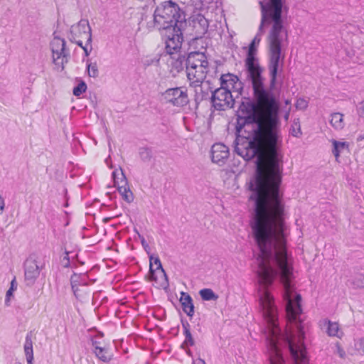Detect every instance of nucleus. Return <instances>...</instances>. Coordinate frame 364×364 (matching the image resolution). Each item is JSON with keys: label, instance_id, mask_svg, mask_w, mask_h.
I'll list each match as a JSON object with an SVG mask.
<instances>
[{"label": "nucleus", "instance_id": "nucleus-37", "mask_svg": "<svg viewBox=\"0 0 364 364\" xmlns=\"http://www.w3.org/2000/svg\"><path fill=\"white\" fill-rule=\"evenodd\" d=\"M13 291L12 288H9V289L6 291V299H5V304L6 306L9 305L10 296L12 295Z\"/></svg>", "mask_w": 364, "mask_h": 364}, {"label": "nucleus", "instance_id": "nucleus-14", "mask_svg": "<svg viewBox=\"0 0 364 364\" xmlns=\"http://www.w3.org/2000/svg\"><path fill=\"white\" fill-rule=\"evenodd\" d=\"M205 55L200 52H191L186 57V70L188 68L208 65Z\"/></svg>", "mask_w": 364, "mask_h": 364}, {"label": "nucleus", "instance_id": "nucleus-2", "mask_svg": "<svg viewBox=\"0 0 364 364\" xmlns=\"http://www.w3.org/2000/svg\"><path fill=\"white\" fill-rule=\"evenodd\" d=\"M272 14L261 13V21L258 31L249 46L248 52L245 60V67L247 75L262 76L263 68L256 58V45L261 41V36L264 33V28L269 27L267 36L268 46L269 63L268 69L270 77V88L274 89L279 68L283 65L284 56H282V50L285 43H288V31L284 26L282 16L274 18Z\"/></svg>", "mask_w": 364, "mask_h": 364}, {"label": "nucleus", "instance_id": "nucleus-13", "mask_svg": "<svg viewBox=\"0 0 364 364\" xmlns=\"http://www.w3.org/2000/svg\"><path fill=\"white\" fill-rule=\"evenodd\" d=\"M91 341L92 350L95 356L103 363H109L113 358V353L105 345H102L101 342L94 338Z\"/></svg>", "mask_w": 364, "mask_h": 364}, {"label": "nucleus", "instance_id": "nucleus-42", "mask_svg": "<svg viewBox=\"0 0 364 364\" xmlns=\"http://www.w3.org/2000/svg\"><path fill=\"white\" fill-rule=\"evenodd\" d=\"M289 112H287V113L285 114V115H284V119H285L286 120H288V119H289Z\"/></svg>", "mask_w": 364, "mask_h": 364}, {"label": "nucleus", "instance_id": "nucleus-45", "mask_svg": "<svg viewBox=\"0 0 364 364\" xmlns=\"http://www.w3.org/2000/svg\"><path fill=\"white\" fill-rule=\"evenodd\" d=\"M206 83L210 84V81H209V80H207V81H206Z\"/></svg>", "mask_w": 364, "mask_h": 364}, {"label": "nucleus", "instance_id": "nucleus-16", "mask_svg": "<svg viewBox=\"0 0 364 364\" xmlns=\"http://www.w3.org/2000/svg\"><path fill=\"white\" fill-rule=\"evenodd\" d=\"M149 262H150V264H149L150 279L151 280L156 281L157 278L155 275V271H159V273H160L167 280L166 274L162 267V264H161V262L159 257H154V255H150L149 256Z\"/></svg>", "mask_w": 364, "mask_h": 364}, {"label": "nucleus", "instance_id": "nucleus-10", "mask_svg": "<svg viewBox=\"0 0 364 364\" xmlns=\"http://www.w3.org/2000/svg\"><path fill=\"white\" fill-rule=\"evenodd\" d=\"M220 87H225L231 92H236L237 95L242 94L244 85L237 75L232 73L223 74L220 77Z\"/></svg>", "mask_w": 364, "mask_h": 364}, {"label": "nucleus", "instance_id": "nucleus-9", "mask_svg": "<svg viewBox=\"0 0 364 364\" xmlns=\"http://www.w3.org/2000/svg\"><path fill=\"white\" fill-rule=\"evenodd\" d=\"M259 4L261 13L272 14L274 18L282 16L283 9H286L283 0H262Z\"/></svg>", "mask_w": 364, "mask_h": 364}, {"label": "nucleus", "instance_id": "nucleus-41", "mask_svg": "<svg viewBox=\"0 0 364 364\" xmlns=\"http://www.w3.org/2000/svg\"><path fill=\"white\" fill-rule=\"evenodd\" d=\"M10 288H12V291H14V288H16L15 278L11 281V287Z\"/></svg>", "mask_w": 364, "mask_h": 364}, {"label": "nucleus", "instance_id": "nucleus-20", "mask_svg": "<svg viewBox=\"0 0 364 364\" xmlns=\"http://www.w3.org/2000/svg\"><path fill=\"white\" fill-rule=\"evenodd\" d=\"M24 353L28 364H33V341L31 338V333L26 335L24 343Z\"/></svg>", "mask_w": 364, "mask_h": 364}, {"label": "nucleus", "instance_id": "nucleus-33", "mask_svg": "<svg viewBox=\"0 0 364 364\" xmlns=\"http://www.w3.org/2000/svg\"><path fill=\"white\" fill-rule=\"evenodd\" d=\"M296 107L299 109H305L308 107V102L303 98H299L296 100Z\"/></svg>", "mask_w": 364, "mask_h": 364}, {"label": "nucleus", "instance_id": "nucleus-27", "mask_svg": "<svg viewBox=\"0 0 364 364\" xmlns=\"http://www.w3.org/2000/svg\"><path fill=\"white\" fill-rule=\"evenodd\" d=\"M87 90L86 83L81 80L80 82L73 88V93L75 96L78 97L82 93L85 92Z\"/></svg>", "mask_w": 364, "mask_h": 364}, {"label": "nucleus", "instance_id": "nucleus-26", "mask_svg": "<svg viewBox=\"0 0 364 364\" xmlns=\"http://www.w3.org/2000/svg\"><path fill=\"white\" fill-rule=\"evenodd\" d=\"M290 134L295 137H300L302 134L299 119H294L289 130Z\"/></svg>", "mask_w": 364, "mask_h": 364}, {"label": "nucleus", "instance_id": "nucleus-24", "mask_svg": "<svg viewBox=\"0 0 364 364\" xmlns=\"http://www.w3.org/2000/svg\"><path fill=\"white\" fill-rule=\"evenodd\" d=\"M199 294L204 301H215L218 298V296L211 289H203L200 291Z\"/></svg>", "mask_w": 364, "mask_h": 364}, {"label": "nucleus", "instance_id": "nucleus-12", "mask_svg": "<svg viewBox=\"0 0 364 364\" xmlns=\"http://www.w3.org/2000/svg\"><path fill=\"white\" fill-rule=\"evenodd\" d=\"M229 149L222 143H216L212 146L211 157L213 163L221 166L225 164L229 157Z\"/></svg>", "mask_w": 364, "mask_h": 364}, {"label": "nucleus", "instance_id": "nucleus-34", "mask_svg": "<svg viewBox=\"0 0 364 364\" xmlns=\"http://www.w3.org/2000/svg\"><path fill=\"white\" fill-rule=\"evenodd\" d=\"M69 252L68 251L65 252V256L63 258V267H68L70 265V258H69Z\"/></svg>", "mask_w": 364, "mask_h": 364}, {"label": "nucleus", "instance_id": "nucleus-21", "mask_svg": "<svg viewBox=\"0 0 364 364\" xmlns=\"http://www.w3.org/2000/svg\"><path fill=\"white\" fill-rule=\"evenodd\" d=\"M331 125L336 130H341L345 127L343 114L340 112H334L331 114Z\"/></svg>", "mask_w": 364, "mask_h": 364}, {"label": "nucleus", "instance_id": "nucleus-18", "mask_svg": "<svg viewBox=\"0 0 364 364\" xmlns=\"http://www.w3.org/2000/svg\"><path fill=\"white\" fill-rule=\"evenodd\" d=\"M180 302L183 311L187 316L192 317L194 314V305L191 296L184 291L181 292Z\"/></svg>", "mask_w": 364, "mask_h": 364}, {"label": "nucleus", "instance_id": "nucleus-35", "mask_svg": "<svg viewBox=\"0 0 364 364\" xmlns=\"http://www.w3.org/2000/svg\"><path fill=\"white\" fill-rule=\"evenodd\" d=\"M159 60H156L155 59H153V58H149V59H145L142 61V63H143V65L145 68H146L147 67L150 66L151 65H152L154 62H158Z\"/></svg>", "mask_w": 364, "mask_h": 364}, {"label": "nucleus", "instance_id": "nucleus-28", "mask_svg": "<svg viewBox=\"0 0 364 364\" xmlns=\"http://www.w3.org/2000/svg\"><path fill=\"white\" fill-rule=\"evenodd\" d=\"M88 75L92 77H97L99 75L97 63H90L87 65Z\"/></svg>", "mask_w": 364, "mask_h": 364}, {"label": "nucleus", "instance_id": "nucleus-36", "mask_svg": "<svg viewBox=\"0 0 364 364\" xmlns=\"http://www.w3.org/2000/svg\"><path fill=\"white\" fill-rule=\"evenodd\" d=\"M336 347L337 353H338L339 356L342 358H344L346 353L343 350V348L341 347V346L338 343H336Z\"/></svg>", "mask_w": 364, "mask_h": 364}, {"label": "nucleus", "instance_id": "nucleus-22", "mask_svg": "<svg viewBox=\"0 0 364 364\" xmlns=\"http://www.w3.org/2000/svg\"><path fill=\"white\" fill-rule=\"evenodd\" d=\"M181 324L183 329V335L185 336V340L183 343V346H193L195 344L194 339L190 331V325L187 321L181 320Z\"/></svg>", "mask_w": 364, "mask_h": 364}, {"label": "nucleus", "instance_id": "nucleus-3", "mask_svg": "<svg viewBox=\"0 0 364 364\" xmlns=\"http://www.w3.org/2000/svg\"><path fill=\"white\" fill-rule=\"evenodd\" d=\"M153 27L162 31L166 52L177 54L183 41V31L187 27L186 14L179 4L172 0L156 5L153 14Z\"/></svg>", "mask_w": 364, "mask_h": 364}, {"label": "nucleus", "instance_id": "nucleus-30", "mask_svg": "<svg viewBox=\"0 0 364 364\" xmlns=\"http://www.w3.org/2000/svg\"><path fill=\"white\" fill-rule=\"evenodd\" d=\"M183 64L186 65V56L179 54L176 58L174 66L178 71H180L183 69Z\"/></svg>", "mask_w": 364, "mask_h": 364}, {"label": "nucleus", "instance_id": "nucleus-4", "mask_svg": "<svg viewBox=\"0 0 364 364\" xmlns=\"http://www.w3.org/2000/svg\"><path fill=\"white\" fill-rule=\"evenodd\" d=\"M66 42L65 39L55 36L50 43L51 51L53 53V62L55 65L61 71L64 70L65 63L68 62L70 52L65 48Z\"/></svg>", "mask_w": 364, "mask_h": 364}, {"label": "nucleus", "instance_id": "nucleus-6", "mask_svg": "<svg viewBox=\"0 0 364 364\" xmlns=\"http://www.w3.org/2000/svg\"><path fill=\"white\" fill-rule=\"evenodd\" d=\"M70 33L69 40L80 47H82V41L80 38L87 40V45L92 43V30L87 19H81L77 24L73 25Z\"/></svg>", "mask_w": 364, "mask_h": 364}, {"label": "nucleus", "instance_id": "nucleus-8", "mask_svg": "<svg viewBox=\"0 0 364 364\" xmlns=\"http://www.w3.org/2000/svg\"><path fill=\"white\" fill-rule=\"evenodd\" d=\"M43 264L38 261V258L30 256L24 263L25 282L27 286H33L40 275Z\"/></svg>", "mask_w": 364, "mask_h": 364}, {"label": "nucleus", "instance_id": "nucleus-32", "mask_svg": "<svg viewBox=\"0 0 364 364\" xmlns=\"http://www.w3.org/2000/svg\"><path fill=\"white\" fill-rule=\"evenodd\" d=\"M121 173H124L122 168H120L119 171H114L112 174L114 186H117V188H119V186H120V185H122V183H120Z\"/></svg>", "mask_w": 364, "mask_h": 364}, {"label": "nucleus", "instance_id": "nucleus-23", "mask_svg": "<svg viewBox=\"0 0 364 364\" xmlns=\"http://www.w3.org/2000/svg\"><path fill=\"white\" fill-rule=\"evenodd\" d=\"M333 144L332 152L335 156L336 160H338L340 156V154L343 152L345 149H348V144L347 142H341L336 141V139L331 140Z\"/></svg>", "mask_w": 364, "mask_h": 364}, {"label": "nucleus", "instance_id": "nucleus-11", "mask_svg": "<svg viewBox=\"0 0 364 364\" xmlns=\"http://www.w3.org/2000/svg\"><path fill=\"white\" fill-rule=\"evenodd\" d=\"M208 65H203L186 70L187 78L191 87L200 85L206 77Z\"/></svg>", "mask_w": 364, "mask_h": 364}, {"label": "nucleus", "instance_id": "nucleus-19", "mask_svg": "<svg viewBox=\"0 0 364 364\" xmlns=\"http://www.w3.org/2000/svg\"><path fill=\"white\" fill-rule=\"evenodd\" d=\"M323 325L327 327L326 333L329 336H336L341 338L343 336V332L340 331L339 325L337 322H332L330 320H325Z\"/></svg>", "mask_w": 364, "mask_h": 364}, {"label": "nucleus", "instance_id": "nucleus-15", "mask_svg": "<svg viewBox=\"0 0 364 364\" xmlns=\"http://www.w3.org/2000/svg\"><path fill=\"white\" fill-rule=\"evenodd\" d=\"M193 27L196 33V38H202L208 31V21L202 15H198L193 21Z\"/></svg>", "mask_w": 364, "mask_h": 364}, {"label": "nucleus", "instance_id": "nucleus-40", "mask_svg": "<svg viewBox=\"0 0 364 364\" xmlns=\"http://www.w3.org/2000/svg\"><path fill=\"white\" fill-rule=\"evenodd\" d=\"M4 208V200L1 196L0 195V213H2Z\"/></svg>", "mask_w": 364, "mask_h": 364}, {"label": "nucleus", "instance_id": "nucleus-5", "mask_svg": "<svg viewBox=\"0 0 364 364\" xmlns=\"http://www.w3.org/2000/svg\"><path fill=\"white\" fill-rule=\"evenodd\" d=\"M212 106L218 111H225L233 107L235 99L231 91L225 87H218L211 91Z\"/></svg>", "mask_w": 364, "mask_h": 364}, {"label": "nucleus", "instance_id": "nucleus-1", "mask_svg": "<svg viewBox=\"0 0 364 364\" xmlns=\"http://www.w3.org/2000/svg\"><path fill=\"white\" fill-rule=\"evenodd\" d=\"M255 101L245 98L240 104L236 123L235 152L249 161H255L254 176L247 183L254 202L250 220L252 238L259 251H287L285 205L280 189L283 154L279 104L274 89H267L263 76L247 75Z\"/></svg>", "mask_w": 364, "mask_h": 364}, {"label": "nucleus", "instance_id": "nucleus-17", "mask_svg": "<svg viewBox=\"0 0 364 364\" xmlns=\"http://www.w3.org/2000/svg\"><path fill=\"white\" fill-rule=\"evenodd\" d=\"M120 177V183L122 185L119 186L118 191L122 196V198L127 203H130L134 200V196L132 192L130 191V188L128 185V182L127 178L124 173H121Z\"/></svg>", "mask_w": 364, "mask_h": 364}, {"label": "nucleus", "instance_id": "nucleus-39", "mask_svg": "<svg viewBox=\"0 0 364 364\" xmlns=\"http://www.w3.org/2000/svg\"><path fill=\"white\" fill-rule=\"evenodd\" d=\"M139 237L141 238V242L142 246L146 250L147 247H149V245L146 243L144 237L139 235Z\"/></svg>", "mask_w": 364, "mask_h": 364}, {"label": "nucleus", "instance_id": "nucleus-38", "mask_svg": "<svg viewBox=\"0 0 364 364\" xmlns=\"http://www.w3.org/2000/svg\"><path fill=\"white\" fill-rule=\"evenodd\" d=\"M81 48L83 49L85 55L86 56L89 55L90 53L92 50V45H91V43L90 45H87V43L85 44V46L82 45V47H81Z\"/></svg>", "mask_w": 364, "mask_h": 364}, {"label": "nucleus", "instance_id": "nucleus-44", "mask_svg": "<svg viewBox=\"0 0 364 364\" xmlns=\"http://www.w3.org/2000/svg\"><path fill=\"white\" fill-rule=\"evenodd\" d=\"M203 364H205V361L203 360H200Z\"/></svg>", "mask_w": 364, "mask_h": 364}, {"label": "nucleus", "instance_id": "nucleus-47", "mask_svg": "<svg viewBox=\"0 0 364 364\" xmlns=\"http://www.w3.org/2000/svg\"><path fill=\"white\" fill-rule=\"evenodd\" d=\"M16 364H21V363L18 362V363H17Z\"/></svg>", "mask_w": 364, "mask_h": 364}, {"label": "nucleus", "instance_id": "nucleus-25", "mask_svg": "<svg viewBox=\"0 0 364 364\" xmlns=\"http://www.w3.org/2000/svg\"><path fill=\"white\" fill-rule=\"evenodd\" d=\"M196 88L195 101L197 104L200 103L204 100L208 98L209 94L208 91L203 90L202 84Z\"/></svg>", "mask_w": 364, "mask_h": 364}, {"label": "nucleus", "instance_id": "nucleus-46", "mask_svg": "<svg viewBox=\"0 0 364 364\" xmlns=\"http://www.w3.org/2000/svg\"><path fill=\"white\" fill-rule=\"evenodd\" d=\"M363 139L362 136H359L358 139Z\"/></svg>", "mask_w": 364, "mask_h": 364}, {"label": "nucleus", "instance_id": "nucleus-31", "mask_svg": "<svg viewBox=\"0 0 364 364\" xmlns=\"http://www.w3.org/2000/svg\"><path fill=\"white\" fill-rule=\"evenodd\" d=\"M79 278L80 276L77 275L76 274H74L70 278L72 289L75 294H76L77 291H78L77 285L80 284V283L78 282Z\"/></svg>", "mask_w": 364, "mask_h": 364}, {"label": "nucleus", "instance_id": "nucleus-7", "mask_svg": "<svg viewBox=\"0 0 364 364\" xmlns=\"http://www.w3.org/2000/svg\"><path fill=\"white\" fill-rule=\"evenodd\" d=\"M162 96L166 103L176 107L186 106L189 102L187 90L181 87L168 88Z\"/></svg>", "mask_w": 364, "mask_h": 364}, {"label": "nucleus", "instance_id": "nucleus-29", "mask_svg": "<svg viewBox=\"0 0 364 364\" xmlns=\"http://www.w3.org/2000/svg\"><path fill=\"white\" fill-rule=\"evenodd\" d=\"M140 157L144 161H149L151 160L152 155L151 151L148 148H142L139 152Z\"/></svg>", "mask_w": 364, "mask_h": 364}, {"label": "nucleus", "instance_id": "nucleus-43", "mask_svg": "<svg viewBox=\"0 0 364 364\" xmlns=\"http://www.w3.org/2000/svg\"><path fill=\"white\" fill-rule=\"evenodd\" d=\"M285 103L287 105V104H289V100H286V101H285Z\"/></svg>", "mask_w": 364, "mask_h": 364}]
</instances>
